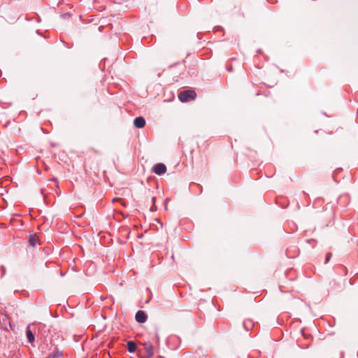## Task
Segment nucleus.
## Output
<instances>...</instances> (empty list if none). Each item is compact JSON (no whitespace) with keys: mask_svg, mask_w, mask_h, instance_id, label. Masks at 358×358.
Instances as JSON below:
<instances>
[{"mask_svg":"<svg viewBox=\"0 0 358 358\" xmlns=\"http://www.w3.org/2000/svg\"><path fill=\"white\" fill-rule=\"evenodd\" d=\"M196 96L194 90H185L179 93L178 99L182 102H187L194 99Z\"/></svg>","mask_w":358,"mask_h":358,"instance_id":"obj_1","label":"nucleus"},{"mask_svg":"<svg viewBox=\"0 0 358 358\" xmlns=\"http://www.w3.org/2000/svg\"><path fill=\"white\" fill-rule=\"evenodd\" d=\"M152 172L157 175L161 176L166 172V166L162 163H158L153 166Z\"/></svg>","mask_w":358,"mask_h":358,"instance_id":"obj_2","label":"nucleus"},{"mask_svg":"<svg viewBox=\"0 0 358 358\" xmlns=\"http://www.w3.org/2000/svg\"><path fill=\"white\" fill-rule=\"evenodd\" d=\"M145 353V356L153 357L155 354L153 345L150 342H145L142 344Z\"/></svg>","mask_w":358,"mask_h":358,"instance_id":"obj_3","label":"nucleus"},{"mask_svg":"<svg viewBox=\"0 0 358 358\" xmlns=\"http://www.w3.org/2000/svg\"><path fill=\"white\" fill-rule=\"evenodd\" d=\"M135 319L139 323H144L147 320L148 316L144 311L138 310L136 313Z\"/></svg>","mask_w":358,"mask_h":358,"instance_id":"obj_4","label":"nucleus"},{"mask_svg":"<svg viewBox=\"0 0 358 358\" xmlns=\"http://www.w3.org/2000/svg\"><path fill=\"white\" fill-rule=\"evenodd\" d=\"M134 124L136 128H143L145 125V120L143 117H136L134 120Z\"/></svg>","mask_w":358,"mask_h":358,"instance_id":"obj_5","label":"nucleus"},{"mask_svg":"<svg viewBox=\"0 0 358 358\" xmlns=\"http://www.w3.org/2000/svg\"><path fill=\"white\" fill-rule=\"evenodd\" d=\"M243 326L246 331H250L255 327L254 322L250 319H246L243 322Z\"/></svg>","mask_w":358,"mask_h":358,"instance_id":"obj_6","label":"nucleus"},{"mask_svg":"<svg viewBox=\"0 0 358 358\" xmlns=\"http://www.w3.org/2000/svg\"><path fill=\"white\" fill-rule=\"evenodd\" d=\"M26 335H27V338L28 341L30 343H34V341L35 340V337H34V334L32 333V331H31V329H30V328L29 327L26 329Z\"/></svg>","mask_w":358,"mask_h":358,"instance_id":"obj_7","label":"nucleus"},{"mask_svg":"<svg viewBox=\"0 0 358 358\" xmlns=\"http://www.w3.org/2000/svg\"><path fill=\"white\" fill-rule=\"evenodd\" d=\"M136 344L134 341H129L127 343V350L129 352H134L136 350Z\"/></svg>","mask_w":358,"mask_h":358,"instance_id":"obj_8","label":"nucleus"},{"mask_svg":"<svg viewBox=\"0 0 358 358\" xmlns=\"http://www.w3.org/2000/svg\"><path fill=\"white\" fill-rule=\"evenodd\" d=\"M38 241V238L36 235H31L29 238V243L32 246H35Z\"/></svg>","mask_w":358,"mask_h":358,"instance_id":"obj_9","label":"nucleus"},{"mask_svg":"<svg viewBox=\"0 0 358 358\" xmlns=\"http://www.w3.org/2000/svg\"><path fill=\"white\" fill-rule=\"evenodd\" d=\"M226 69L229 72H231L233 71V66H232V64H231V62L227 63Z\"/></svg>","mask_w":358,"mask_h":358,"instance_id":"obj_10","label":"nucleus"},{"mask_svg":"<svg viewBox=\"0 0 358 358\" xmlns=\"http://www.w3.org/2000/svg\"><path fill=\"white\" fill-rule=\"evenodd\" d=\"M331 255H331V253H330V252H328V253L326 255L325 263H327V262L329 261V259H331Z\"/></svg>","mask_w":358,"mask_h":358,"instance_id":"obj_11","label":"nucleus"},{"mask_svg":"<svg viewBox=\"0 0 358 358\" xmlns=\"http://www.w3.org/2000/svg\"><path fill=\"white\" fill-rule=\"evenodd\" d=\"M1 271V276H3L5 273H6V268L4 266H1V268H0Z\"/></svg>","mask_w":358,"mask_h":358,"instance_id":"obj_12","label":"nucleus"},{"mask_svg":"<svg viewBox=\"0 0 358 358\" xmlns=\"http://www.w3.org/2000/svg\"><path fill=\"white\" fill-rule=\"evenodd\" d=\"M152 357H149V356H143V357H141V358H152Z\"/></svg>","mask_w":358,"mask_h":358,"instance_id":"obj_13","label":"nucleus"},{"mask_svg":"<svg viewBox=\"0 0 358 358\" xmlns=\"http://www.w3.org/2000/svg\"><path fill=\"white\" fill-rule=\"evenodd\" d=\"M345 274L347 273V268H345Z\"/></svg>","mask_w":358,"mask_h":358,"instance_id":"obj_14","label":"nucleus"}]
</instances>
